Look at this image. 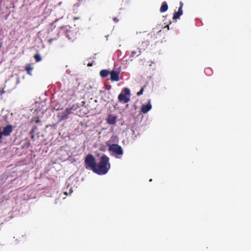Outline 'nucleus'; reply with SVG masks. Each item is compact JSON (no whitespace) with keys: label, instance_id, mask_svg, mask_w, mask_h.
<instances>
[{"label":"nucleus","instance_id":"obj_25","mask_svg":"<svg viewBox=\"0 0 251 251\" xmlns=\"http://www.w3.org/2000/svg\"><path fill=\"white\" fill-rule=\"evenodd\" d=\"M166 27H167L168 29H169V25H167L166 26Z\"/></svg>","mask_w":251,"mask_h":251},{"label":"nucleus","instance_id":"obj_23","mask_svg":"<svg viewBox=\"0 0 251 251\" xmlns=\"http://www.w3.org/2000/svg\"><path fill=\"white\" fill-rule=\"evenodd\" d=\"M74 19L75 20H78V19H79V17H74Z\"/></svg>","mask_w":251,"mask_h":251},{"label":"nucleus","instance_id":"obj_22","mask_svg":"<svg viewBox=\"0 0 251 251\" xmlns=\"http://www.w3.org/2000/svg\"><path fill=\"white\" fill-rule=\"evenodd\" d=\"M40 122V120H39V119H37V120L35 121V123H39Z\"/></svg>","mask_w":251,"mask_h":251},{"label":"nucleus","instance_id":"obj_18","mask_svg":"<svg viewBox=\"0 0 251 251\" xmlns=\"http://www.w3.org/2000/svg\"><path fill=\"white\" fill-rule=\"evenodd\" d=\"M78 107V106L77 105H73L71 108L73 111L75 110Z\"/></svg>","mask_w":251,"mask_h":251},{"label":"nucleus","instance_id":"obj_16","mask_svg":"<svg viewBox=\"0 0 251 251\" xmlns=\"http://www.w3.org/2000/svg\"><path fill=\"white\" fill-rule=\"evenodd\" d=\"M145 87V85H144L141 90L137 93V96H140L143 94L144 92V88Z\"/></svg>","mask_w":251,"mask_h":251},{"label":"nucleus","instance_id":"obj_1","mask_svg":"<svg viewBox=\"0 0 251 251\" xmlns=\"http://www.w3.org/2000/svg\"><path fill=\"white\" fill-rule=\"evenodd\" d=\"M85 168L90 169L99 175L106 174L110 168L109 157L103 155L100 158L98 164H96L95 158L92 154L87 155L84 160Z\"/></svg>","mask_w":251,"mask_h":251},{"label":"nucleus","instance_id":"obj_28","mask_svg":"<svg viewBox=\"0 0 251 251\" xmlns=\"http://www.w3.org/2000/svg\"><path fill=\"white\" fill-rule=\"evenodd\" d=\"M31 138H34V135H32V136H31Z\"/></svg>","mask_w":251,"mask_h":251},{"label":"nucleus","instance_id":"obj_8","mask_svg":"<svg viewBox=\"0 0 251 251\" xmlns=\"http://www.w3.org/2000/svg\"><path fill=\"white\" fill-rule=\"evenodd\" d=\"M110 79L113 81H119L120 80L119 73L115 71H112L110 72Z\"/></svg>","mask_w":251,"mask_h":251},{"label":"nucleus","instance_id":"obj_12","mask_svg":"<svg viewBox=\"0 0 251 251\" xmlns=\"http://www.w3.org/2000/svg\"><path fill=\"white\" fill-rule=\"evenodd\" d=\"M110 72L107 70H102L100 73V75L102 77H106L110 74Z\"/></svg>","mask_w":251,"mask_h":251},{"label":"nucleus","instance_id":"obj_27","mask_svg":"<svg viewBox=\"0 0 251 251\" xmlns=\"http://www.w3.org/2000/svg\"><path fill=\"white\" fill-rule=\"evenodd\" d=\"M61 4H62V2H60L58 3V4H59V5H61Z\"/></svg>","mask_w":251,"mask_h":251},{"label":"nucleus","instance_id":"obj_5","mask_svg":"<svg viewBox=\"0 0 251 251\" xmlns=\"http://www.w3.org/2000/svg\"><path fill=\"white\" fill-rule=\"evenodd\" d=\"M13 128L12 125H8L3 128L1 133L4 136H8L12 132Z\"/></svg>","mask_w":251,"mask_h":251},{"label":"nucleus","instance_id":"obj_9","mask_svg":"<svg viewBox=\"0 0 251 251\" xmlns=\"http://www.w3.org/2000/svg\"><path fill=\"white\" fill-rule=\"evenodd\" d=\"M107 122L109 125H114L116 122V117L109 115L107 119Z\"/></svg>","mask_w":251,"mask_h":251},{"label":"nucleus","instance_id":"obj_2","mask_svg":"<svg viewBox=\"0 0 251 251\" xmlns=\"http://www.w3.org/2000/svg\"><path fill=\"white\" fill-rule=\"evenodd\" d=\"M108 146V151L115 153L116 158H120L124 154V151L122 148L117 144H110L107 143Z\"/></svg>","mask_w":251,"mask_h":251},{"label":"nucleus","instance_id":"obj_24","mask_svg":"<svg viewBox=\"0 0 251 251\" xmlns=\"http://www.w3.org/2000/svg\"><path fill=\"white\" fill-rule=\"evenodd\" d=\"M2 136V134L1 133V132H0V139H1Z\"/></svg>","mask_w":251,"mask_h":251},{"label":"nucleus","instance_id":"obj_21","mask_svg":"<svg viewBox=\"0 0 251 251\" xmlns=\"http://www.w3.org/2000/svg\"><path fill=\"white\" fill-rule=\"evenodd\" d=\"M113 20L115 22H118L119 21V20L116 18V17H114L113 18Z\"/></svg>","mask_w":251,"mask_h":251},{"label":"nucleus","instance_id":"obj_14","mask_svg":"<svg viewBox=\"0 0 251 251\" xmlns=\"http://www.w3.org/2000/svg\"><path fill=\"white\" fill-rule=\"evenodd\" d=\"M34 58L36 62H39L42 60V58L40 55L38 53L35 54L34 56Z\"/></svg>","mask_w":251,"mask_h":251},{"label":"nucleus","instance_id":"obj_20","mask_svg":"<svg viewBox=\"0 0 251 251\" xmlns=\"http://www.w3.org/2000/svg\"><path fill=\"white\" fill-rule=\"evenodd\" d=\"M56 40V39H55V38H54V39H49V40H48V43H49V44H51V43H52V42L53 41H54V40Z\"/></svg>","mask_w":251,"mask_h":251},{"label":"nucleus","instance_id":"obj_17","mask_svg":"<svg viewBox=\"0 0 251 251\" xmlns=\"http://www.w3.org/2000/svg\"><path fill=\"white\" fill-rule=\"evenodd\" d=\"M72 112H73V110H72V109L71 108H66L65 110V112L66 114H67L68 115L69 114H71V113H72Z\"/></svg>","mask_w":251,"mask_h":251},{"label":"nucleus","instance_id":"obj_10","mask_svg":"<svg viewBox=\"0 0 251 251\" xmlns=\"http://www.w3.org/2000/svg\"><path fill=\"white\" fill-rule=\"evenodd\" d=\"M168 9V6L167 2L166 1L163 2L160 9V12L163 13L166 12Z\"/></svg>","mask_w":251,"mask_h":251},{"label":"nucleus","instance_id":"obj_6","mask_svg":"<svg viewBox=\"0 0 251 251\" xmlns=\"http://www.w3.org/2000/svg\"><path fill=\"white\" fill-rule=\"evenodd\" d=\"M179 7L178 8L177 12H175L174 13L173 19L174 20H176L177 19H179L180 16L183 14L182 7L183 5V3L182 1L179 2Z\"/></svg>","mask_w":251,"mask_h":251},{"label":"nucleus","instance_id":"obj_13","mask_svg":"<svg viewBox=\"0 0 251 251\" xmlns=\"http://www.w3.org/2000/svg\"><path fill=\"white\" fill-rule=\"evenodd\" d=\"M141 54V51L138 49H137V50H133L131 52V54L130 55V57H134L139 56Z\"/></svg>","mask_w":251,"mask_h":251},{"label":"nucleus","instance_id":"obj_26","mask_svg":"<svg viewBox=\"0 0 251 251\" xmlns=\"http://www.w3.org/2000/svg\"><path fill=\"white\" fill-rule=\"evenodd\" d=\"M92 65V64H90V63H89V64H88V66H91Z\"/></svg>","mask_w":251,"mask_h":251},{"label":"nucleus","instance_id":"obj_3","mask_svg":"<svg viewBox=\"0 0 251 251\" xmlns=\"http://www.w3.org/2000/svg\"><path fill=\"white\" fill-rule=\"evenodd\" d=\"M130 92L129 88H124L118 96V100L124 103L128 102L130 100Z\"/></svg>","mask_w":251,"mask_h":251},{"label":"nucleus","instance_id":"obj_15","mask_svg":"<svg viewBox=\"0 0 251 251\" xmlns=\"http://www.w3.org/2000/svg\"><path fill=\"white\" fill-rule=\"evenodd\" d=\"M68 115L65 112H63L61 114V115L60 116V120H63L65 119H66L68 117Z\"/></svg>","mask_w":251,"mask_h":251},{"label":"nucleus","instance_id":"obj_7","mask_svg":"<svg viewBox=\"0 0 251 251\" xmlns=\"http://www.w3.org/2000/svg\"><path fill=\"white\" fill-rule=\"evenodd\" d=\"M152 106L151 104V100L148 101V103L147 104H143L141 107V112L145 114L147 113L151 109Z\"/></svg>","mask_w":251,"mask_h":251},{"label":"nucleus","instance_id":"obj_4","mask_svg":"<svg viewBox=\"0 0 251 251\" xmlns=\"http://www.w3.org/2000/svg\"><path fill=\"white\" fill-rule=\"evenodd\" d=\"M77 31L76 29L70 28L66 31V35L68 39L72 42L77 38Z\"/></svg>","mask_w":251,"mask_h":251},{"label":"nucleus","instance_id":"obj_11","mask_svg":"<svg viewBox=\"0 0 251 251\" xmlns=\"http://www.w3.org/2000/svg\"><path fill=\"white\" fill-rule=\"evenodd\" d=\"M33 69V68L32 67L30 64H27L25 67V70L26 71V73L30 75H32L31 71Z\"/></svg>","mask_w":251,"mask_h":251},{"label":"nucleus","instance_id":"obj_19","mask_svg":"<svg viewBox=\"0 0 251 251\" xmlns=\"http://www.w3.org/2000/svg\"><path fill=\"white\" fill-rule=\"evenodd\" d=\"M37 128V127L36 126H34L32 129L30 130V134H33L34 132H35V129Z\"/></svg>","mask_w":251,"mask_h":251}]
</instances>
